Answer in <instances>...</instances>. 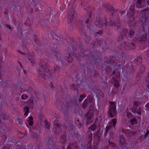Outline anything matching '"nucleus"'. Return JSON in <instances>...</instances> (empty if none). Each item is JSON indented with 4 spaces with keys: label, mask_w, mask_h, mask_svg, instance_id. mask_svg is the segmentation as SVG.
<instances>
[{
    "label": "nucleus",
    "mask_w": 149,
    "mask_h": 149,
    "mask_svg": "<svg viewBox=\"0 0 149 149\" xmlns=\"http://www.w3.org/2000/svg\"><path fill=\"white\" fill-rule=\"evenodd\" d=\"M38 73L39 75L44 79H47L50 77L49 70L47 63L43 60L40 62Z\"/></svg>",
    "instance_id": "nucleus-1"
},
{
    "label": "nucleus",
    "mask_w": 149,
    "mask_h": 149,
    "mask_svg": "<svg viewBox=\"0 0 149 149\" xmlns=\"http://www.w3.org/2000/svg\"><path fill=\"white\" fill-rule=\"evenodd\" d=\"M103 132L98 130L94 134V141L97 145H98L100 141Z\"/></svg>",
    "instance_id": "nucleus-2"
},
{
    "label": "nucleus",
    "mask_w": 149,
    "mask_h": 149,
    "mask_svg": "<svg viewBox=\"0 0 149 149\" xmlns=\"http://www.w3.org/2000/svg\"><path fill=\"white\" fill-rule=\"evenodd\" d=\"M134 33L135 31L134 30L130 29L129 31L128 29L124 28L122 29V31L120 33L125 36L126 37L128 35V37L132 38L134 36Z\"/></svg>",
    "instance_id": "nucleus-3"
},
{
    "label": "nucleus",
    "mask_w": 149,
    "mask_h": 149,
    "mask_svg": "<svg viewBox=\"0 0 149 149\" xmlns=\"http://www.w3.org/2000/svg\"><path fill=\"white\" fill-rule=\"evenodd\" d=\"M93 116V113L91 110H89V111L85 114V119L86 120V124L88 125L92 123V119Z\"/></svg>",
    "instance_id": "nucleus-4"
},
{
    "label": "nucleus",
    "mask_w": 149,
    "mask_h": 149,
    "mask_svg": "<svg viewBox=\"0 0 149 149\" xmlns=\"http://www.w3.org/2000/svg\"><path fill=\"white\" fill-rule=\"evenodd\" d=\"M61 60H59L58 65H55L54 66V71H58L60 68L62 67L63 64H67L66 62H68L67 59L65 58L64 60L62 58Z\"/></svg>",
    "instance_id": "nucleus-5"
},
{
    "label": "nucleus",
    "mask_w": 149,
    "mask_h": 149,
    "mask_svg": "<svg viewBox=\"0 0 149 149\" xmlns=\"http://www.w3.org/2000/svg\"><path fill=\"white\" fill-rule=\"evenodd\" d=\"M61 126L60 124L58 123H54L53 131L56 134L58 135L61 134Z\"/></svg>",
    "instance_id": "nucleus-6"
},
{
    "label": "nucleus",
    "mask_w": 149,
    "mask_h": 149,
    "mask_svg": "<svg viewBox=\"0 0 149 149\" xmlns=\"http://www.w3.org/2000/svg\"><path fill=\"white\" fill-rule=\"evenodd\" d=\"M54 55L55 56L57 59H58L59 58L60 59V60H61V58H60V54L57 51H55L54 52ZM62 58H63L64 60L65 58L67 59L69 63L73 61L72 58L71 56H70L69 55L68 56H67L64 55L63 57H62L61 59H62Z\"/></svg>",
    "instance_id": "nucleus-7"
},
{
    "label": "nucleus",
    "mask_w": 149,
    "mask_h": 149,
    "mask_svg": "<svg viewBox=\"0 0 149 149\" xmlns=\"http://www.w3.org/2000/svg\"><path fill=\"white\" fill-rule=\"evenodd\" d=\"M117 112L116 107L113 106V107H110L108 111V116L111 118L113 117L116 115Z\"/></svg>",
    "instance_id": "nucleus-8"
},
{
    "label": "nucleus",
    "mask_w": 149,
    "mask_h": 149,
    "mask_svg": "<svg viewBox=\"0 0 149 149\" xmlns=\"http://www.w3.org/2000/svg\"><path fill=\"white\" fill-rule=\"evenodd\" d=\"M86 139L88 144L91 146L92 140V134L91 131H88L86 133Z\"/></svg>",
    "instance_id": "nucleus-9"
},
{
    "label": "nucleus",
    "mask_w": 149,
    "mask_h": 149,
    "mask_svg": "<svg viewBox=\"0 0 149 149\" xmlns=\"http://www.w3.org/2000/svg\"><path fill=\"white\" fill-rule=\"evenodd\" d=\"M135 5H133L130 7L129 10L127 13V15L129 17L132 18V16L134 14Z\"/></svg>",
    "instance_id": "nucleus-10"
},
{
    "label": "nucleus",
    "mask_w": 149,
    "mask_h": 149,
    "mask_svg": "<svg viewBox=\"0 0 149 149\" xmlns=\"http://www.w3.org/2000/svg\"><path fill=\"white\" fill-rule=\"evenodd\" d=\"M119 145L121 148H124L126 146L127 143L126 141L124 138L121 136L119 137Z\"/></svg>",
    "instance_id": "nucleus-11"
},
{
    "label": "nucleus",
    "mask_w": 149,
    "mask_h": 149,
    "mask_svg": "<svg viewBox=\"0 0 149 149\" xmlns=\"http://www.w3.org/2000/svg\"><path fill=\"white\" fill-rule=\"evenodd\" d=\"M79 49L81 51V53L79 54V55L81 57L84 58V59L86 60H89L90 59V57L87 54H84V50L81 47H80V45H79Z\"/></svg>",
    "instance_id": "nucleus-12"
},
{
    "label": "nucleus",
    "mask_w": 149,
    "mask_h": 149,
    "mask_svg": "<svg viewBox=\"0 0 149 149\" xmlns=\"http://www.w3.org/2000/svg\"><path fill=\"white\" fill-rule=\"evenodd\" d=\"M144 11V9L140 11L141 13H142V18L144 22H146L148 21V14L146 11Z\"/></svg>",
    "instance_id": "nucleus-13"
},
{
    "label": "nucleus",
    "mask_w": 149,
    "mask_h": 149,
    "mask_svg": "<svg viewBox=\"0 0 149 149\" xmlns=\"http://www.w3.org/2000/svg\"><path fill=\"white\" fill-rule=\"evenodd\" d=\"M123 45H123L125 47H126L125 46H126L127 47V49H128L130 48H131L132 49H134L135 48V45L132 42L130 43L124 42Z\"/></svg>",
    "instance_id": "nucleus-14"
},
{
    "label": "nucleus",
    "mask_w": 149,
    "mask_h": 149,
    "mask_svg": "<svg viewBox=\"0 0 149 149\" xmlns=\"http://www.w3.org/2000/svg\"><path fill=\"white\" fill-rule=\"evenodd\" d=\"M130 26L135 28L136 26L137 23L134 17L130 19L128 22Z\"/></svg>",
    "instance_id": "nucleus-15"
},
{
    "label": "nucleus",
    "mask_w": 149,
    "mask_h": 149,
    "mask_svg": "<svg viewBox=\"0 0 149 149\" xmlns=\"http://www.w3.org/2000/svg\"><path fill=\"white\" fill-rule=\"evenodd\" d=\"M118 78H119V77L118 75H117L116 77V78L113 77L112 79L114 83V86L116 88H118L119 86L118 81Z\"/></svg>",
    "instance_id": "nucleus-16"
},
{
    "label": "nucleus",
    "mask_w": 149,
    "mask_h": 149,
    "mask_svg": "<svg viewBox=\"0 0 149 149\" xmlns=\"http://www.w3.org/2000/svg\"><path fill=\"white\" fill-rule=\"evenodd\" d=\"M33 102L34 100L33 98L31 97L26 102V103L29 105V107L30 108H32L33 105Z\"/></svg>",
    "instance_id": "nucleus-17"
},
{
    "label": "nucleus",
    "mask_w": 149,
    "mask_h": 149,
    "mask_svg": "<svg viewBox=\"0 0 149 149\" xmlns=\"http://www.w3.org/2000/svg\"><path fill=\"white\" fill-rule=\"evenodd\" d=\"M147 40V34L146 33H144L143 34L142 36H141V38L139 40V42L141 43H143V42L146 41Z\"/></svg>",
    "instance_id": "nucleus-18"
},
{
    "label": "nucleus",
    "mask_w": 149,
    "mask_h": 149,
    "mask_svg": "<svg viewBox=\"0 0 149 149\" xmlns=\"http://www.w3.org/2000/svg\"><path fill=\"white\" fill-rule=\"evenodd\" d=\"M75 11L73 9H71V11L69 12L68 17L70 19V21L73 18Z\"/></svg>",
    "instance_id": "nucleus-19"
},
{
    "label": "nucleus",
    "mask_w": 149,
    "mask_h": 149,
    "mask_svg": "<svg viewBox=\"0 0 149 149\" xmlns=\"http://www.w3.org/2000/svg\"><path fill=\"white\" fill-rule=\"evenodd\" d=\"M46 141L47 143V145L48 147L49 148H52V145L53 144V142H52V139L51 138H49Z\"/></svg>",
    "instance_id": "nucleus-20"
},
{
    "label": "nucleus",
    "mask_w": 149,
    "mask_h": 149,
    "mask_svg": "<svg viewBox=\"0 0 149 149\" xmlns=\"http://www.w3.org/2000/svg\"><path fill=\"white\" fill-rule=\"evenodd\" d=\"M89 104V101L88 99L85 100L83 102L81 106L82 108L84 109H85L88 106Z\"/></svg>",
    "instance_id": "nucleus-21"
},
{
    "label": "nucleus",
    "mask_w": 149,
    "mask_h": 149,
    "mask_svg": "<svg viewBox=\"0 0 149 149\" xmlns=\"http://www.w3.org/2000/svg\"><path fill=\"white\" fill-rule=\"evenodd\" d=\"M96 25L99 28H102L103 27V23L101 21V20L99 19L96 20Z\"/></svg>",
    "instance_id": "nucleus-22"
},
{
    "label": "nucleus",
    "mask_w": 149,
    "mask_h": 149,
    "mask_svg": "<svg viewBox=\"0 0 149 149\" xmlns=\"http://www.w3.org/2000/svg\"><path fill=\"white\" fill-rule=\"evenodd\" d=\"M134 62L137 65H140L142 62V59L140 57H138L134 61Z\"/></svg>",
    "instance_id": "nucleus-23"
},
{
    "label": "nucleus",
    "mask_w": 149,
    "mask_h": 149,
    "mask_svg": "<svg viewBox=\"0 0 149 149\" xmlns=\"http://www.w3.org/2000/svg\"><path fill=\"white\" fill-rule=\"evenodd\" d=\"M60 142L62 143H64L66 141V135L64 134L62 135L60 139Z\"/></svg>",
    "instance_id": "nucleus-24"
},
{
    "label": "nucleus",
    "mask_w": 149,
    "mask_h": 149,
    "mask_svg": "<svg viewBox=\"0 0 149 149\" xmlns=\"http://www.w3.org/2000/svg\"><path fill=\"white\" fill-rule=\"evenodd\" d=\"M0 117H2L3 119L4 120H7L8 118V116L7 114L5 112H3L0 115Z\"/></svg>",
    "instance_id": "nucleus-25"
},
{
    "label": "nucleus",
    "mask_w": 149,
    "mask_h": 149,
    "mask_svg": "<svg viewBox=\"0 0 149 149\" xmlns=\"http://www.w3.org/2000/svg\"><path fill=\"white\" fill-rule=\"evenodd\" d=\"M75 123L79 128H81L82 126L81 123L80 121L78 118H76L75 120Z\"/></svg>",
    "instance_id": "nucleus-26"
},
{
    "label": "nucleus",
    "mask_w": 149,
    "mask_h": 149,
    "mask_svg": "<svg viewBox=\"0 0 149 149\" xmlns=\"http://www.w3.org/2000/svg\"><path fill=\"white\" fill-rule=\"evenodd\" d=\"M116 22L115 21V19L114 18H112L110 19L109 22V25L113 26H116Z\"/></svg>",
    "instance_id": "nucleus-27"
},
{
    "label": "nucleus",
    "mask_w": 149,
    "mask_h": 149,
    "mask_svg": "<svg viewBox=\"0 0 149 149\" xmlns=\"http://www.w3.org/2000/svg\"><path fill=\"white\" fill-rule=\"evenodd\" d=\"M87 98H88V99L89 100L88 101H89L90 103H94L95 101L94 99L93 95H89L87 96Z\"/></svg>",
    "instance_id": "nucleus-28"
},
{
    "label": "nucleus",
    "mask_w": 149,
    "mask_h": 149,
    "mask_svg": "<svg viewBox=\"0 0 149 149\" xmlns=\"http://www.w3.org/2000/svg\"><path fill=\"white\" fill-rule=\"evenodd\" d=\"M144 72L142 71H141L139 72V73H138V75L136 77V79L137 80H139L140 79V78L141 77V76H142L143 73Z\"/></svg>",
    "instance_id": "nucleus-29"
},
{
    "label": "nucleus",
    "mask_w": 149,
    "mask_h": 149,
    "mask_svg": "<svg viewBox=\"0 0 149 149\" xmlns=\"http://www.w3.org/2000/svg\"><path fill=\"white\" fill-rule=\"evenodd\" d=\"M125 37V36H124L121 33H120L119 36L117 39L118 41L120 42L122 41L124 39V37Z\"/></svg>",
    "instance_id": "nucleus-30"
},
{
    "label": "nucleus",
    "mask_w": 149,
    "mask_h": 149,
    "mask_svg": "<svg viewBox=\"0 0 149 149\" xmlns=\"http://www.w3.org/2000/svg\"><path fill=\"white\" fill-rule=\"evenodd\" d=\"M29 108L27 106H25L24 107V110L26 111L25 113L24 114V116H26L28 115L29 112Z\"/></svg>",
    "instance_id": "nucleus-31"
},
{
    "label": "nucleus",
    "mask_w": 149,
    "mask_h": 149,
    "mask_svg": "<svg viewBox=\"0 0 149 149\" xmlns=\"http://www.w3.org/2000/svg\"><path fill=\"white\" fill-rule=\"evenodd\" d=\"M29 119L28 120V122H29V124L31 126H32L33 125V118L32 116L29 117Z\"/></svg>",
    "instance_id": "nucleus-32"
},
{
    "label": "nucleus",
    "mask_w": 149,
    "mask_h": 149,
    "mask_svg": "<svg viewBox=\"0 0 149 149\" xmlns=\"http://www.w3.org/2000/svg\"><path fill=\"white\" fill-rule=\"evenodd\" d=\"M142 2L140 0H137L136 4V7L139 8H141V6L142 4Z\"/></svg>",
    "instance_id": "nucleus-33"
},
{
    "label": "nucleus",
    "mask_w": 149,
    "mask_h": 149,
    "mask_svg": "<svg viewBox=\"0 0 149 149\" xmlns=\"http://www.w3.org/2000/svg\"><path fill=\"white\" fill-rule=\"evenodd\" d=\"M108 8L109 10H111L110 13H111V15H112L114 11V9L113 7L111 6H108Z\"/></svg>",
    "instance_id": "nucleus-34"
},
{
    "label": "nucleus",
    "mask_w": 149,
    "mask_h": 149,
    "mask_svg": "<svg viewBox=\"0 0 149 149\" xmlns=\"http://www.w3.org/2000/svg\"><path fill=\"white\" fill-rule=\"evenodd\" d=\"M113 126L111 125H109L108 126H107L106 128V131H105V134H107V133L108 131L109 130L112 128Z\"/></svg>",
    "instance_id": "nucleus-35"
},
{
    "label": "nucleus",
    "mask_w": 149,
    "mask_h": 149,
    "mask_svg": "<svg viewBox=\"0 0 149 149\" xmlns=\"http://www.w3.org/2000/svg\"><path fill=\"white\" fill-rule=\"evenodd\" d=\"M92 72L94 77H97L98 76L99 73L98 71L95 70H94L92 71Z\"/></svg>",
    "instance_id": "nucleus-36"
},
{
    "label": "nucleus",
    "mask_w": 149,
    "mask_h": 149,
    "mask_svg": "<svg viewBox=\"0 0 149 149\" xmlns=\"http://www.w3.org/2000/svg\"><path fill=\"white\" fill-rule=\"evenodd\" d=\"M86 97V95L84 94L81 95L80 96V97L79 100V102H81L83 100L84 98Z\"/></svg>",
    "instance_id": "nucleus-37"
},
{
    "label": "nucleus",
    "mask_w": 149,
    "mask_h": 149,
    "mask_svg": "<svg viewBox=\"0 0 149 149\" xmlns=\"http://www.w3.org/2000/svg\"><path fill=\"white\" fill-rule=\"evenodd\" d=\"M96 127V126L94 124H93L92 125L89 127V129H90L93 131H94L95 130Z\"/></svg>",
    "instance_id": "nucleus-38"
},
{
    "label": "nucleus",
    "mask_w": 149,
    "mask_h": 149,
    "mask_svg": "<svg viewBox=\"0 0 149 149\" xmlns=\"http://www.w3.org/2000/svg\"><path fill=\"white\" fill-rule=\"evenodd\" d=\"M117 123V121L116 119H113L112 120V121L111 123V125L112 126V124L113 125L114 127H115V125H116Z\"/></svg>",
    "instance_id": "nucleus-39"
},
{
    "label": "nucleus",
    "mask_w": 149,
    "mask_h": 149,
    "mask_svg": "<svg viewBox=\"0 0 149 149\" xmlns=\"http://www.w3.org/2000/svg\"><path fill=\"white\" fill-rule=\"evenodd\" d=\"M45 125L46 127L48 129H49V124L48 122L47 121V120L45 121Z\"/></svg>",
    "instance_id": "nucleus-40"
},
{
    "label": "nucleus",
    "mask_w": 149,
    "mask_h": 149,
    "mask_svg": "<svg viewBox=\"0 0 149 149\" xmlns=\"http://www.w3.org/2000/svg\"><path fill=\"white\" fill-rule=\"evenodd\" d=\"M109 103L110 105V107H113V106H114V107H116V105L115 104V102H113L112 101H109Z\"/></svg>",
    "instance_id": "nucleus-41"
},
{
    "label": "nucleus",
    "mask_w": 149,
    "mask_h": 149,
    "mask_svg": "<svg viewBox=\"0 0 149 149\" xmlns=\"http://www.w3.org/2000/svg\"><path fill=\"white\" fill-rule=\"evenodd\" d=\"M108 142L109 145H110L111 147H112L113 148H115L116 146L113 143L111 142L109 140L108 141Z\"/></svg>",
    "instance_id": "nucleus-42"
},
{
    "label": "nucleus",
    "mask_w": 149,
    "mask_h": 149,
    "mask_svg": "<svg viewBox=\"0 0 149 149\" xmlns=\"http://www.w3.org/2000/svg\"><path fill=\"white\" fill-rule=\"evenodd\" d=\"M29 60L32 64L33 65L35 64V61L34 59L33 58H29Z\"/></svg>",
    "instance_id": "nucleus-43"
},
{
    "label": "nucleus",
    "mask_w": 149,
    "mask_h": 149,
    "mask_svg": "<svg viewBox=\"0 0 149 149\" xmlns=\"http://www.w3.org/2000/svg\"><path fill=\"white\" fill-rule=\"evenodd\" d=\"M136 120V119L135 118H133L132 119L130 120V122L132 124H133L135 122Z\"/></svg>",
    "instance_id": "nucleus-44"
},
{
    "label": "nucleus",
    "mask_w": 149,
    "mask_h": 149,
    "mask_svg": "<svg viewBox=\"0 0 149 149\" xmlns=\"http://www.w3.org/2000/svg\"><path fill=\"white\" fill-rule=\"evenodd\" d=\"M134 105L136 107H138L140 104V103L137 101H136L134 102Z\"/></svg>",
    "instance_id": "nucleus-45"
},
{
    "label": "nucleus",
    "mask_w": 149,
    "mask_h": 149,
    "mask_svg": "<svg viewBox=\"0 0 149 149\" xmlns=\"http://www.w3.org/2000/svg\"><path fill=\"white\" fill-rule=\"evenodd\" d=\"M96 42H97V45L100 46L101 45L102 41L101 40H97Z\"/></svg>",
    "instance_id": "nucleus-46"
},
{
    "label": "nucleus",
    "mask_w": 149,
    "mask_h": 149,
    "mask_svg": "<svg viewBox=\"0 0 149 149\" xmlns=\"http://www.w3.org/2000/svg\"><path fill=\"white\" fill-rule=\"evenodd\" d=\"M127 116L129 118H131L132 116V113L129 112H127Z\"/></svg>",
    "instance_id": "nucleus-47"
},
{
    "label": "nucleus",
    "mask_w": 149,
    "mask_h": 149,
    "mask_svg": "<svg viewBox=\"0 0 149 149\" xmlns=\"http://www.w3.org/2000/svg\"><path fill=\"white\" fill-rule=\"evenodd\" d=\"M17 122L20 125H21L22 124V121L21 120L20 118H17Z\"/></svg>",
    "instance_id": "nucleus-48"
},
{
    "label": "nucleus",
    "mask_w": 149,
    "mask_h": 149,
    "mask_svg": "<svg viewBox=\"0 0 149 149\" xmlns=\"http://www.w3.org/2000/svg\"><path fill=\"white\" fill-rule=\"evenodd\" d=\"M132 111L134 113H136L137 110L136 109V108L134 107H133L132 109Z\"/></svg>",
    "instance_id": "nucleus-49"
},
{
    "label": "nucleus",
    "mask_w": 149,
    "mask_h": 149,
    "mask_svg": "<svg viewBox=\"0 0 149 149\" xmlns=\"http://www.w3.org/2000/svg\"><path fill=\"white\" fill-rule=\"evenodd\" d=\"M116 30H118L120 28V27L121 25L120 23H118L116 24Z\"/></svg>",
    "instance_id": "nucleus-50"
},
{
    "label": "nucleus",
    "mask_w": 149,
    "mask_h": 149,
    "mask_svg": "<svg viewBox=\"0 0 149 149\" xmlns=\"http://www.w3.org/2000/svg\"><path fill=\"white\" fill-rule=\"evenodd\" d=\"M145 66L143 65H142L141 66V68H140V70L141 71H142L144 72L145 70Z\"/></svg>",
    "instance_id": "nucleus-51"
},
{
    "label": "nucleus",
    "mask_w": 149,
    "mask_h": 149,
    "mask_svg": "<svg viewBox=\"0 0 149 149\" xmlns=\"http://www.w3.org/2000/svg\"><path fill=\"white\" fill-rule=\"evenodd\" d=\"M131 75V74H130L129 72H127V79H130L131 78L130 75Z\"/></svg>",
    "instance_id": "nucleus-52"
},
{
    "label": "nucleus",
    "mask_w": 149,
    "mask_h": 149,
    "mask_svg": "<svg viewBox=\"0 0 149 149\" xmlns=\"http://www.w3.org/2000/svg\"><path fill=\"white\" fill-rule=\"evenodd\" d=\"M27 97V96L26 95H23L22 96V98L23 100H25V98H26Z\"/></svg>",
    "instance_id": "nucleus-53"
},
{
    "label": "nucleus",
    "mask_w": 149,
    "mask_h": 149,
    "mask_svg": "<svg viewBox=\"0 0 149 149\" xmlns=\"http://www.w3.org/2000/svg\"><path fill=\"white\" fill-rule=\"evenodd\" d=\"M114 19L115 21L116 22V24H117L120 23V20L119 19L117 18L116 19Z\"/></svg>",
    "instance_id": "nucleus-54"
},
{
    "label": "nucleus",
    "mask_w": 149,
    "mask_h": 149,
    "mask_svg": "<svg viewBox=\"0 0 149 149\" xmlns=\"http://www.w3.org/2000/svg\"><path fill=\"white\" fill-rule=\"evenodd\" d=\"M149 134V130H148L147 131L146 133L145 134L144 136V137L145 138H146V136Z\"/></svg>",
    "instance_id": "nucleus-55"
},
{
    "label": "nucleus",
    "mask_w": 149,
    "mask_h": 149,
    "mask_svg": "<svg viewBox=\"0 0 149 149\" xmlns=\"http://www.w3.org/2000/svg\"><path fill=\"white\" fill-rule=\"evenodd\" d=\"M8 10L7 9H6L4 11V14H5V15H6L8 14Z\"/></svg>",
    "instance_id": "nucleus-56"
},
{
    "label": "nucleus",
    "mask_w": 149,
    "mask_h": 149,
    "mask_svg": "<svg viewBox=\"0 0 149 149\" xmlns=\"http://www.w3.org/2000/svg\"><path fill=\"white\" fill-rule=\"evenodd\" d=\"M97 145L95 144V143H94L93 148V149H97Z\"/></svg>",
    "instance_id": "nucleus-57"
},
{
    "label": "nucleus",
    "mask_w": 149,
    "mask_h": 149,
    "mask_svg": "<svg viewBox=\"0 0 149 149\" xmlns=\"http://www.w3.org/2000/svg\"><path fill=\"white\" fill-rule=\"evenodd\" d=\"M6 26L9 29H11V26L10 25L8 24H6Z\"/></svg>",
    "instance_id": "nucleus-58"
},
{
    "label": "nucleus",
    "mask_w": 149,
    "mask_h": 149,
    "mask_svg": "<svg viewBox=\"0 0 149 149\" xmlns=\"http://www.w3.org/2000/svg\"><path fill=\"white\" fill-rule=\"evenodd\" d=\"M144 11H146L148 13V14H149V8H146L145 9H144Z\"/></svg>",
    "instance_id": "nucleus-59"
},
{
    "label": "nucleus",
    "mask_w": 149,
    "mask_h": 149,
    "mask_svg": "<svg viewBox=\"0 0 149 149\" xmlns=\"http://www.w3.org/2000/svg\"><path fill=\"white\" fill-rule=\"evenodd\" d=\"M74 84H72L70 86V87L71 89H73V88L74 87Z\"/></svg>",
    "instance_id": "nucleus-60"
},
{
    "label": "nucleus",
    "mask_w": 149,
    "mask_h": 149,
    "mask_svg": "<svg viewBox=\"0 0 149 149\" xmlns=\"http://www.w3.org/2000/svg\"><path fill=\"white\" fill-rule=\"evenodd\" d=\"M136 113H137L139 115L141 114V112L140 108L139 109L138 111L137 112L136 111Z\"/></svg>",
    "instance_id": "nucleus-61"
},
{
    "label": "nucleus",
    "mask_w": 149,
    "mask_h": 149,
    "mask_svg": "<svg viewBox=\"0 0 149 149\" xmlns=\"http://www.w3.org/2000/svg\"><path fill=\"white\" fill-rule=\"evenodd\" d=\"M41 25L43 26L45 25V22L44 21H42L41 22Z\"/></svg>",
    "instance_id": "nucleus-62"
},
{
    "label": "nucleus",
    "mask_w": 149,
    "mask_h": 149,
    "mask_svg": "<svg viewBox=\"0 0 149 149\" xmlns=\"http://www.w3.org/2000/svg\"><path fill=\"white\" fill-rule=\"evenodd\" d=\"M96 33L99 34H102V30H101L99 32H97Z\"/></svg>",
    "instance_id": "nucleus-63"
},
{
    "label": "nucleus",
    "mask_w": 149,
    "mask_h": 149,
    "mask_svg": "<svg viewBox=\"0 0 149 149\" xmlns=\"http://www.w3.org/2000/svg\"><path fill=\"white\" fill-rule=\"evenodd\" d=\"M89 22H90L89 19V18H88L87 19L86 22V23L87 24H88L89 23Z\"/></svg>",
    "instance_id": "nucleus-64"
}]
</instances>
